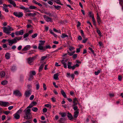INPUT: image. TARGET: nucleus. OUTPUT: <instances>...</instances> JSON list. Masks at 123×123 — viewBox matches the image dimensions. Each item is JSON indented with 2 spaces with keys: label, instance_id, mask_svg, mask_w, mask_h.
<instances>
[{
  "label": "nucleus",
  "instance_id": "1",
  "mask_svg": "<svg viewBox=\"0 0 123 123\" xmlns=\"http://www.w3.org/2000/svg\"><path fill=\"white\" fill-rule=\"evenodd\" d=\"M3 31L6 34H8L11 33L10 31H13L14 29L9 26H8L7 27H5L3 28Z\"/></svg>",
  "mask_w": 123,
  "mask_h": 123
},
{
  "label": "nucleus",
  "instance_id": "2",
  "mask_svg": "<svg viewBox=\"0 0 123 123\" xmlns=\"http://www.w3.org/2000/svg\"><path fill=\"white\" fill-rule=\"evenodd\" d=\"M7 41L9 43V45L10 46H11L13 44L17 42L16 37L12 39H8Z\"/></svg>",
  "mask_w": 123,
  "mask_h": 123
},
{
  "label": "nucleus",
  "instance_id": "3",
  "mask_svg": "<svg viewBox=\"0 0 123 123\" xmlns=\"http://www.w3.org/2000/svg\"><path fill=\"white\" fill-rule=\"evenodd\" d=\"M35 57H30L28 58L27 59V61L28 64L30 65H32L34 60L35 59Z\"/></svg>",
  "mask_w": 123,
  "mask_h": 123
},
{
  "label": "nucleus",
  "instance_id": "4",
  "mask_svg": "<svg viewBox=\"0 0 123 123\" xmlns=\"http://www.w3.org/2000/svg\"><path fill=\"white\" fill-rule=\"evenodd\" d=\"M0 105L2 106L6 107L9 106L10 104L8 102L0 101Z\"/></svg>",
  "mask_w": 123,
  "mask_h": 123
},
{
  "label": "nucleus",
  "instance_id": "5",
  "mask_svg": "<svg viewBox=\"0 0 123 123\" xmlns=\"http://www.w3.org/2000/svg\"><path fill=\"white\" fill-rule=\"evenodd\" d=\"M13 14L16 17L19 18L22 17L23 15L22 12H14Z\"/></svg>",
  "mask_w": 123,
  "mask_h": 123
},
{
  "label": "nucleus",
  "instance_id": "6",
  "mask_svg": "<svg viewBox=\"0 0 123 123\" xmlns=\"http://www.w3.org/2000/svg\"><path fill=\"white\" fill-rule=\"evenodd\" d=\"M24 33V31L23 30H21L19 31H17L15 32V35L17 36L23 35Z\"/></svg>",
  "mask_w": 123,
  "mask_h": 123
},
{
  "label": "nucleus",
  "instance_id": "7",
  "mask_svg": "<svg viewBox=\"0 0 123 123\" xmlns=\"http://www.w3.org/2000/svg\"><path fill=\"white\" fill-rule=\"evenodd\" d=\"M43 17L45 20L47 22L51 21L52 19L51 18L47 16L46 15H44Z\"/></svg>",
  "mask_w": 123,
  "mask_h": 123
},
{
  "label": "nucleus",
  "instance_id": "8",
  "mask_svg": "<svg viewBox=\"0 0 123 123\" xmlns=\"http://www.w3.org/2000/svg\"><path fill=\"white\" fill-rule=\"evenodd\" d=\"M97 19L98 24L99 25L101 22V20L100 17L99 16L98 13H97Z\"/></svg>",
  "mask_w": 123,
  "mask_h": 123
},
{
  "label": "nucleus",
  "instance_id": "9",
  "mask_svg": "<svg viewBox=\"0 0 123 123\" xmlns=\"http://www.w3.org/2000/svg\"><path fill=\"white\" fill-rule=\"evenodd\" d=\"M31 47V45H27L22 50L23 51H26L29 49Z\"/></svg>",
  "mask_w": 123,
  "mask_h": 123
},
{
  "label": "nucleus",
  "instance_id": "10",
  "mask_svg": "<svg viewBox=\"0 0 123 123\" xmlns=\"http://www.w3.org/2000/svg\"><path fill=\"white\" fill-rule=\"evenodd\" d=\"M36 74V72L35 71H33L30 72V74L31 79H33V76L34 75Z\"/></svg>",
  "mask_w": 123,
  "mask_h": 123
},
{
  "label": "nucleus",
  "instance_id": "11",
  "mask_svg": "<svg viewBox=\"0 0 123 123\" xmlns=\"http://www.w3.org/2000/svg\"><path fill=\"white\" fill-rule=\"evenodd\" d=\"M14 93L16 95L18 96H21V94L20 92L16 90L14 92Z\"/></svg>",
  "mask_w": 123,
  "mask_h": 123
},
{
  "label": "nucleus",
  "instance_id": "12",
  "mask_svg": "<svg viewBox=\"0 0 123 123\" xmlns=\"http://www.w3.org/2000/svg\"><path fill=\"white\" fill-rule=\"evenodd\" d=\"M31 110L29 108H27L24 111V112H25V114H31L30 113Z\"/></svg>",
  "mask_w": 123,
  "mask_h": 123
},
{
  "label": "nucleus",
  "instance_id": "13",
  "mask_svg": "<svg viewBox=\"0 0 123 123\" xmlns=\"http://www.w3.org/2000/svg\"><path fill=\"white\" fill-rule=\"evenodd\" d=\"M77 102L78 101L77 99V98H74L73 99V102L74 104L72 106L76 105L77 104Z\"/></svg>",
  "mask_w": 123,
  "mask_h": 123
},
{
  "label": "nucleus",
  "instance_id": "14",
  "mask_svg": "<svg viewBox=\"0 0 123 123\" xmlns=\"http://www.w3.org/2000/svg\"><path fill=\"white\" fill-rule=\"evenodd\" d=\"M31 94V92L29 91H26L25 93V95L26 97H29Z\"/></svg>",
  "mask_w": 123,
  "mask_h": 123
},
{
  "label": "nucleus",
  "instance_id": "15",
  "mask_svg": "<svg viewBox=\"0 0 123 123\" xmlns=\"http://www.w3.org/2000/svg\"><path fill=\"white\" fill-rule=\"evenodd\" d=\"M67 116L69 119L70 120H71L73 118L72 115L69 112L68 113V115Z\"/></svg>",
  "mask_w": 123,
  "mask_h": 123
},
{
  "label": "nucleus",
  "instance_id": "16",
  "mask_svg": "<svg viewBox=\"0 0 123 123\" xmlns=\"http://www.w3.org/2000/svg\"><path fill=\"white\" fill-rule=\"evenodd\" d=\"M79 113V112L78 110H76L74 112V117L75 118H76L77 117Z\"/></svg>",
  "mask_w": 123,
  "mask_h": 123
},
{
  "label": "nucleus",
  "instance_id": "17",
  "mask_svg": "<svg viewBox=\"0 0 123 123\" xmlns=\"http://www.w3.org/2000/svg\"><path fill=\"white\" fill-rule=\"evenodd\" d=\"M25 115L24 116V118L26 119H29L30 118V115L31 114H25Z\"/></svg>",
  "mask_w": 123,
  "mask_h": 123
},
{
  "label": "nucleus",
  "instance_id": "18",
  "mask_svg": "<svg viewBox=\"0 0 123 123\" xmlns=\"http://www.w3.org/2000/svg\"><path fill=\"white\" fill-rule=\"evenodd\" d=\"M7 6L6 4L3 5V9L4 10L5 12H8V10L7 8Z\"/></svg>",
  "mask_w": 123,
  "mask_h": 123
},
{
  "label": "nucleus",
  "instance_id": "19",
  "mask_svg": "<svg viewBox=\"0 0 123 123\" xmlns=\"http://www.w3.org/2000/svg\"><path fill=\"white\" fill-rule=\"evenodd\" d=\"M38 49L40 50H46L45 48H44L43 46V45H39Z\"/></svg>",
  "mask_w": 123,
  "mask_h": 123
},
{
  "label": "nucleus",
  "instance_id": "20",
  "mask_svg": "<svg viewBox=\"0 0 123 123\" xmlns=\"http://www.w3.org/2000/svg\"><path fill=\"white\" fill-rule=\"evenodd\" d=\"M61 93L62 94V95L65 98H67V96L66 94L63 90H61Z\"/></svg>",
  "mask_w": 123,
  "mask_h": 123
},
{
  "label": "nucleus",
  "instance_id": "21",
  "mask_svg": "<svg viewBox=\"0 0 123 123\" xmlns=\"http://www.w3.org/2000/svg\"><path fill=\"white\" fill-rule=\"evenodd\" d=\"M59 76V74L57 73L54 74V78L55 80H58V76Z\"/></svg>",
  "mask_w": 123,
  "mask_h": 123
},
{
  "label": "nucleus",
  "instance_id": "22",
  "mask_svg": "<svg viewBox=\"0 0 123 123\" xmlns=\"http://www.w3.org/2000/svg\"><path fill=\"white\" fill-rule=\"evenodd\" d=\"M14 117L17 119H18L20 117L19 115L16 113L14 114Z\"/></svg>",
  "mask_w": 123,
  "mask_h": 123
},
{
  "label": "nucleus",
  "instance_id": "23",
  "mask_svg": "<svg viewBox=\"0 0 123 123\" xmlns=\"http://www.w3.org/2000/svg\"><path fill=\"white\" fill-rule=\"evenodd\" d=\"M61 62L63 64L64 67L66 68H67V65L66 64L64 61L63 60H62L61 61Z\"/></svg>",
  "mask_w": 123,
  "mask_h": 123
},
{
  "label": "nucleus",
  "instance_id": "24",
  "mask_svg": "<svg viewBox=\"0 0 123 123\" xmlns=\"http://www.w3.org/2000/svg\"><path fill=\"white\" fill-rule=\"evenodd\" d=\"M33 2L34 3H35V4L38 5L39 6H42V5L41 4L36 2L35 0H33Z\"/></svg>",
  "mask_w": 123,
  "mask_h": 123
},
{
  "label": "nucleus",
  "instance_id": "25",
  "mask_svg": "<svg viewBox=\"0 0 123 123\" xmlns=\"http://www.w3.org/2000/svg\"><path fill=\"white\" fill-rule=\"evenodd\" d=\"M5 74L4 72L3 71L1 72L0 73V76L1 77H3L5 76Z\"/></svg>",
  "mask_w": 123,
  "mask_h": 123
},
{
  "label": "nucleus",
  "instance_id": "26",
  "mask_svg": "<svg viewBox=\"0 0 123 123\" xmlns=\"http://www.w3.org/2000/svg\"><path fill=\"white\" fill-rule=\"evenodd\" d=\"M6 58V59H8L10 58V55L9 53H6L5 55Z\"/></svg>",
  "mask_w": 123,
  "mask_h": 123
},
{
  "label": "nucleus",
  "instance_id": "27",
  "mask_svg": "<svg viewBox=\"0 0 123 123\" xmlns=\"http://www.w3.org/2000/svg\"><path fill=\"white\" fill-rule=\"evenodd\" d=\"M61 37L62 38H64L65 37H68V35L63 33L62 34V35L61 36Z\"/></svg>",
  "mask_w": 123,
  "mask_h": 123
},
{
  "label": "nucleus",
  "instance_id": "28",
  "mask_svg": "<svg viewBox=\"0 0 123 123\" xmlns=\"http://www.w3.org/2000/svg\"><path fill=\"white\" fill-rule=\"evenodd\" d=\"M59 114L61 115L62 117H64L66 116V114L65 113H59Z\"/></svg>",
  "mask_w": 123,
  "mask_h": 123
},
{
  "label": "nucleus",
  "instance_id": "29",
  "mask_svg": "<svg viewBox=\"0 0 123 123\" xmlns=\"http://www.w3.org/2000/svg\"><path fill=\"white\" fill-rule=\"evenodd\" d=\"M8 82L6 80H4L2 81L1 82V84L3 85H6L7 83Z\"/></svg>",
  "mask_w": 123,
  "mask_h": 123
},
{
  "label": "nucleus",
  "instance_id": "30",
  "mask_svg": "<svg viewBox=\"0 0 123 123\" xmlns=\"http://www.w3.org/2000/svg\"><path fill=\"white\" fill-rule=\"evenodd\" d=\"M44 65V64H43L39 67V71L40 72L42 70Z\"/></svg>",
  "mask_w": 123,
  "mask_h": 123
},
{
  "label": "nucleus",
  "instance_id": "31",
  "mask_svg": "<svg viewBox=\"0 0 123 123\" xmlns=\"http://www.w3.org/2000/svg\"><path fill=\"white\" fill-rule=\"evenodd\" d=\"M40 43H39V45H43L44 43L45 42L44 41H39Z\"/></svg>",
  "mask_w": 123,
  "mask_h": 123
},
{
  "label": "nucleus",
  "instance_id": "32",
  "mask_svg": "<svg viewBox=\"0 0 123 123\" xmlns=\"http://www.w3.org/2000/svg\"><path fill=\"white\" fill-rule=\"evenodd\" d=\"M38 109L36 107H34L32 108V110L33 111L36 112L38 110Z\"/></svg>",
  "mask_w": 123,
  "mask_h": 123
},
{
  "label": "nucleus",
  "instance_id": "33",
  "mask_svg": "<svg viewBox=\"0 0 123 123\" xmlns=\"http://www.w3.org/2000/svg\"><path fill=\"white\" fill-rule=\"evenodd\" d=\"M37 7L34 6H30L29 7V8L31 9H35Z\"/></svg>",
  "mask_w": 123,
  "mask_h": 123
},
{
  "label": "nucleus",
  "instance_id": "34",
  "mask_svg": "<svg viewBox=\"0 0 123 123\" xmlns=\"http://www.w3.org/2000/svg\"><path fill=\"white\" fill-rule=\"evenodd\" d=\"M16 69V67L15 66H12L11 68V70L12 71H15Z\"/></svg>",
  "mask_w": 123,
  "mask_h": 123
},
{
  "label": "nucleus",
  "instance_id": "35",
  "mask_svg": "<svg viewBox=\"0 0 123 123\" xmlns=\"http://www.w3.org/2000/svg\"><path fill=\"white\" fill-rule=\"evenodd\" d=\"M29 8H25V9L24 10V11L25 12H31V11L29 10Z\"/></svg>",
  "mask_w": 123,
  "mask_h": 123
},
{
  "label": "nucleus",
  "instance_id": "36",
  "mask_svg": "<svg viewBox=\"0 0 123 123\" xmlns=\"http://www.w3.org/2000/svg\"><path fill=\"white\" fill-rule=\"evenodd\" d=\"M4 114L6 115H8L10 113V111H6L3 112Z\"/></svg>",
  "mask_w": 123,
  "mask_h": 123
},
{
  "label": "nucleus",
  "instance_id": "37",
  "mask_svg": "<svg viewBox=\"0 0 123 123\" xmlns=\"http://www.w3.org/2000/svg\"><path fill=\"white\" fill-rule=\"evenodd\" d=\"M45 106L47 107H48L49 108H51V105L50 104H46L45 105Z\"/></svg>",
  "mask_w": 123,
  "mask_h": 123
},
{
  "label": "nucleus",
  "instance_id": "38",
  "mask_svg": "<svg viewBox=\"0 0 123 123\" xmlns=\"http://www.w3.org/2000/svg\"><path fill=\"white\" fill-rule=\"evenodd\" d=\"M89 15L90 17H92V18H93V17H94L93 14L91 12H89Z\"/></svg>",
  "mask_w": 123,
  "mask_h": 123
},
{
  "label": "nucleus",
  "instance_id": "39",
  "mask_svg": "<svg viewBox=\"0 0 123 123\" xmlns=\"http://www.w3.org/2000/svg\"><path fill=\"white\" fill-rule=\"evenodd\" d=\"M75 51H74L73 52H71V53H69V52H68V55L70 56H72L73 55V54L75 53Z\"/></svg>",
  "mask_w": 123,
  "mask_h": 123
},
{
  "label": "nucleus",
  "instance_id": "40",
  "mask_svg": "<svg viewBox=\"0 0 123 123\" xmlns=\"http://www.w3.org/2000/svg\"><path fill=\"white\" fill-rule=\"evenodd\" d=\"M80 33H81V35L82 37L84 38H85V36L82 30H80Z\"/></svg>",
  "mask_w": 123,
  "mask_h": 123
},
{
  "label": "nucleus",
  "instance_id": "41",
  "mask_svg": "<svg viewBox=\"0 0 123 123\" xmlns=\"http://www.w3.org/2000/svg\"><path fill=\"white\" fill-rule=\"evenodd\" d=\"M37 33H35L32 35L31 37L33 38H35L37 36Z\"/></svg>",
  "mask_w": 123,
  "mask_h": 123
},
{
  "label": "nucleus",
  "instance_id": "42",
  "mask_svg": "<svg viewBox=\"0 0 123 123\" xmlns=\"http://www.w3.org/2000/svg\"><path fill=\"white\" fill-rule=\"evenodd\" d=\"M56 9L57 10H59L61 7V6H54Z\"/></svg>",
  "mask_w": 123,
  "mask_h": 123
},
{
  "label": "nucleus",
  "instance_id": "43",
  "mask_svg": "<svg viewBox=\"0 0 123 123\" xmlns=\"http://www.w3.org/2000/svg\"><path fill=\"white\" fill-rule=\"evenodd\" d=\"M22 111L23 110H22L20 109L17 111L16 113L19 114L22 113Z\"/></svg>",
  "mask_w": 123,
  "mask_h": 123
},
{
  "label": "nucleus",
  "instance_id": "44",
  "mask_svg": "<svg viewBox=\"0 0 123 123\" xmlns=\"http://www.w3.org/2000/svg\"><path fill=\"white\" fill-rule=\"evenodd\" d=\"M29 34L28 33H26L25 34L23 35V37L25 38L29 36Z\"/></svg>",
  "mask_w": 123,
  "mask_h": 123
},
{
  "label": "nucleus",
  "instance_id": "45",
  "mask_svg": "<svg viewBox=\"0 0 123 123\" xmlns=\"http://www.w3.org/2000/svg\"><path fill=\"white\" fill-rule=\"evenodd\" d=\"M100 70H98L97 72L95 71L94 74L95 75H98L100 73Z\"/></svg>",
  "mask_w": 123,
  "mask_h": 123
},
{
  "label": "nucleus",
  "instance_id": "46",
  "mask_svg": "<svg viewBox=\"0 0 123 123\" xmlns=\"http://www.w3.org/2000/svg\"><path fill=\"white\" fill-rule=\"evenodd\" d=\"M16 37V39L17 42L18 41H19L22 39V37Z\"/></svg>",
  "mask_w": 123,
  "mask_h": 123
},
{
  "label": "nucleus",
  "instance_id": "47",
  "mask_svg": "<svg viewBox=\"0 0 123 123\" xmlns=\"http://www.w3.org/2000/svg\"><path fill=\"white\" fill-rule=\"evenodd\" d=\"M55 1L57 4H60L61 2L60 0H55Z\"/></svg>",
  "mask_w": 123,
  "mask_h": 123
},
{
  "label": "nucleus",
  "instance_id": "48",
  "mask_svg": "<svg viewBox=\"0 0 123 123\" xmlns=\"http://www.w3.org/2000/svg\"><path fill=\"white\" fill-rule=\"evenodd\" d=\"M53 30L55 32H58V33H61V31L60 30H58L54 28H53Z\"/></svg>",
  "mask_w": 123,
  "mask_h": 123
},
{
  "label": "nucleus",
  "instance_id": "49",
  "mask_svg": "<svg viewBox=\"0 0 123 123\" xmlns=\"http://www.w3.org/2000/svg\"><path fill=\"white\" fill-rule=\"evenodd\" d=\"M25 7L24 6H23L22 5H21L19 7V8L23 10H24L25 9Z\"/></svg>",
  "mask_w": 123,
  "mask_h": 123
},
{
  "label": "nucleus",
  "instance_id": "50",
  "mask_svg": "<svg viewBox=\"0 0 123 123\" xmlns=\"http://www.w3.org/2000/svg\"><path fill=\"white\" fill-rule=\"evenodd\" d=\"M39 88V84L37 83L36 85V89L37 90H38Z\"/></svg>",
  "mask_w": 123,
  "mask_h": 123
},
{
  "label": "nucleus",
  "instance_id": "51",
  "mask_svg": "<svg viewBox=\"0 0 123 123\" xmlns=\"http://www.w3.org/2000/svg\"><path fill=\"white\" fill-rule=\"evenodd\" d=\"M4 16L1 14V12L0 11V18L1 19L4 18Z\"/></svg>",
  "mask_w": 123,
  "mask_h": 123
},
{
  "label": "nucleus",
  "instance_id": "52",
  "mask_svg": "<svg viewBox=\"0 0 123 123\" xmlns=\"http://www.w3.org/2000/svg\"><path fill=\"white\" fill-rule=\"evenodd\" d=\"M88 49L89 50H90L91 52H92V53L93 54H94V51L92 48L90 47H89Z\"/></svg>",
  "mask_w": 123,
  "mask_h": 123
},
{
  "label": "nucleus",
  "instance_id": "53",
  "mask_svg": "<svg viewBox=\"0 0 123 123\" xmlns=\"http://www.w3.org/2000/svg\"><path fill=\"white\" fill-rule=\"evenodd\" d=\"M33 106H34L33 105V104L32 103H31L30 104L29 106L27 107V108H31Z\"/></svg>",
  "mask_w": 123,
  "mask_h": 123
},
{
  "label": "nucleus",
  "instance_id": "54",
  "mask_svg": "<svg viewBox=\"0 0 123 123\" xmlns=\"http://www.w3.org/2000/svg\"><path fill=\"white\" fill-rule=\"evenodd\" d=\"M43 88L44 90H46V89H47V87H46V86L45 84H43Z\"/></svg>",
  "mask_w": 123,
  "mask_h": 123
},
{
  "label": "nucleus",
  "instance_id": "55",
  "mask_svg": "<svg viewBox=\"0 0 123 123\" xmlns=\"http://www.w3.org/2000/svg\"><path fill=\"white\" fill-rule=\"evenodd\" d=\"M69 49L70 51H71L74 49L75 48L73 47L70 46Z\"/></svg>",
  "mask_w": 123,
  "mask_h": 123
},
{
  "label": "nucleus",
  "instance_id": "56",
  "mask_svg": "<svg viewBox=\"0 0 123 123\" xmlns=\"http://www.w3.org/2000/svg\"><path fill=\"white\" fill-rule=\"evenodd\" d=\"M73 109H74V110H78V109H77V108H78V107H77V106H76V105H75V106H73Z\"/></svg>",
  "mask_w": 123,
  "mask_h": 123
},
{
  "label": "nucleus",
  "instance_id": "57",
  "mask_svg": "<svg viewBox=\"0 0 123 123\" xmlns=\"http://www.w3.org/2000/svg\"><path fill=\"white\" fill-rule=\"evenodd\" d=\"M10 35H11L12 37L13 38L15 37L14 33V32L12 33Z\"/></svg>",
  "mask_w": 123,
  "mask_h": 123
},
{
  "label": "nucleus",
  "instance_id": "58",
  "mask_svg": "<svg viewBox=\"0 0 123 123\" xmlns=\"http://www.w3.org/2000/svg\"><path fill=\"white\" fill-rule=\"evenodd\" d=\"M34 98V96L33 95H31L30 98V99L31 100H32Z\"/></svg>",
  "mask_w": 123,
  "mask_h": 123
},
{
  "label": "nucleus",
  "instance_id": "59",
  "mask_svg": "<svg viewBox=\"0 0 123 123\" xmlns=\"http://www.w3.org/2000/svg\"><path fill=\"white\" fill-rule=\"evenodd\" d=\"M6 117L5 115H4L2 116V120H4L6 118Z\"/></svg>",
  "mask_w": 123,
  "mask_h": 123
},
{
  "label": "nucleus",
  "instance_id": "60",
  "mask_svg": "<svg viewBox=\"0 0 123 123\" xmlns=\"http://www.w3.org/2000/svg\"><path fill=\"white\" fill-rule=\"evenodd\" d=\"M47 57L46 56H43L42 57L41 60H43Z\"/></svg>",
  "mask_w": 123,
  "mask_h": 123
},
{
  "label": "nucleus",
  "instance_id": "61",
  "mask_svg": "<svg viewBox=\"0 0 123 123\" xmlns=\"http://www.w3.org/2000/svg\"><path fill=\"white\" fill-rule=\"evenodd\" d=\"M77 56V55L76 54H75L73 55V57L75 59Z\"/></svg>",
  "mask_w": 123,
  "mask_h": 123
},
{
  "label": "nucleus",
  "instance_id": "62",
  "mask_svg": "<svg viewBox=\"0 0 123 123\" xmlns=\"http://www.w3.org/2000/svg\"><path fill=\"white\" fill-rule=\"evenodd\" d=\"M47 109L46 108H44L43 110V112L44 113L47 112Z\"/></svg>",
  "mask_w": 123,
  "mask_h": 123
},
{
  "label": "nucleus",
  "instance_id": "63",
  "mask_svg": "<svg viewBox=\"0 0 123 123\" xmlns=\"http://www.w3.org/2000/svg\"><path fill=\"white\" fill-rule=\"evenodd\" d=\"M13 106H9L8 107V109L9 110H11L12 109V108H13Z\"/></svg>",
  "mask_w": 123,
  "mask_h": 123
},
{
  "label": "nucleus",
  "instance_id": "64",
  "mask_svg": "<svg viewBox=\"0 0 123 123\" xmlns=\"http://www.w3.org/2000/svg\"><path fill=\"white\" fill-rule=\"evenodd\" d=\"M48 4L50 5H52L53 4V2L50 1H48Z\"/></svg>",
  "mask_w": 123,
  "mask_h": 123
}]
</instances>
